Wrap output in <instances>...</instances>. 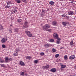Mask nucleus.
Masks as SVG:
<instances>
[{
  "label": "nucleus",
  "instance_id": "1",
  "mask_svg": "<svg viewBox=\"0 0 76 76\" xmlns=\"http://www.w3.org/2000/svg\"><path fill=\"white\" fill-rule=\"evenodd\" d=\"M49 28H50V26L48 24H46L45 26H43L42 28L44 31H45V30H47Z\"/></svg>",
  "mask_w": 76,
  "mask_h": 76
},
{
  "label": "nucleus",
  "instance_id": "2",
  "mask_svg": "<svg viewBox=\"0 0 76 76\" xmlns=\"http://www.w3.org/2000/svg\"><path fill=\"white\" fill-rule=\"evenodd\" d=\"M25 33L28 36V37H31L32 35V34L29 31H25Z\"/></svg>",
  "mask_w": 76,
  "mask_h": 76
},
{
  "label": "nucleus",
  "instance_id": "3",
  "mask_svg": "<svg viewBox=\"0 0 76 76\" xmlns=\"http://www.w3.org/2000/svg\"><path fill=\"white\" fill-rule=\"evenodd\" d=\"M7 37H6V38H3L1 40V42L3 44H4V43H5V42H6V41H7Z\"/></svg>",
  "mask_w": 76,
  "mask_h": 76
},
{
  "label": "nucleus",
  "instance_id": "4",
  "mask_svg": "<svg viewBox=\"0 0 76 76\" xmlns=\"http://www.w3.org/2000/svg\"><path fill=\"white\" fill-rule=\"evenodd\" d=\"M28 22L26 21L25 22L24 26L23 27V28H28Z\"/></svg>",
  "mask_w": 76,
  "mask_h": 76
},
{
  "label": "nucleus",
  "instance_id": "5",
  "mask_svg": "<svg viewBox=\"0 0 76 76\" xmlns=\"http://www.w3.org/2000/svg\"><path fill=\"white\" fill-rule=\"evenodd\" d=\"M52 24L53 26H56L57 25V21H54L52 22Z\"/></svg>",
  "mask_w": 76,
  "mask_h": 76
},
{
  "label": "nucleus",
  "instance_id": "6",
  "mask_svg": "<svg viewBox=\"0 0 76 76\" xmlns=\"http://www.w3.org/2000/svg\"><path fill=\"white\" fill-rule=\"evenodd\" d=\"M69 23L68 22H62V24L64 26H66V25H68Z\"/></svg>",
  "mask_w": 76,
  "mask_h": 76
},
{
  "label": "nucleus",
  "instance_id": "7",
  "mask_svg": "<svg viewBox=\"0 0 76 76\" xmlns=\"http://www.w3.org/2000/svg\"><path fill=\"white\" fill-rule=\"evenodd\" d=\"M60 64L62 69H64V68H65V67H66V66L65 65H64L61 64V63H60Z\"/></svg>",
  "mask_w": 76,
  "mask_h": 76
},
{
  "label": "nucleus",
  "instance_id": "8",
  "mask_svg": "<svg viewBox=\"0 0 76 76\" xmlns=\"http://www.w3.org/2000/svg\"><path fill=\"white\" fill-rule=\"evenodd\" d=\"M53 37L54 38H56V39L58 37V36L57 33H55L53 34Z\"/></svg>",
  "mask_w": 76,
  "mask_h": 76
},
{
  "label": "nucleus",
  "instance_id": "9",
  "mask_svg": "<svg viewBox=\"0 0 76 76\" xmlns=\"http://www.w3.org/2000/svg\"><path fill=\"white\" fill-rule=\"evenodd\" d=\"M69 58L70 60H73V59H75V56L72 55L69 57Z\"/></svg>",
  "mask_w": 76,
  "mask_h": 76
},
{
  "label": "nucleus",
  "instance_id": "10",
  "mask_svg": "<svg viewBox=\"0 0 76 76\" xmlns=\"http://www.w3.org/2000/svg\"><path fill=\"white\" fill-rule=\"evenodd\" d=\"M50 72H56V69L55 68H52L50 69Z\"/></svg>",
  "mask_w": 76,
  "mask_h": 76
},
{
  "label": "nucleus",
  "instance_id": "11",
  "mask_svg": "<svg viewBox=\"0 0 76 76\" xmlns=\"http://www.w3.org/2000/svg\"><path fill=\"white\" fill-rule=\"evenodd\" d=\"M73 14V12L72 11H70L68 12V15H72Z\"/></svg>",
  "mask_w": 76,
  "mask_h": 76
},
{
  "label": "nucleus",
  "instance_id": "12",
  "mask_svg": "<svg viewBox=\"0 0 76 76\" xmlns=\"http://www.w3.org/2000/svg\"><path fill=\"white\" fill-rule=\"evenodd\" d=\"M42 67L43 69H48L49 68V65H48L45 66H43Z\"/></svg>",
  "mask_w": 76,
  "mask_h": 76
},
{
  "label": "nucleus",
  "instance_id": "13",
  "mask_svg": "<svg viewBox=\"0 0 76 76\" xmlns=\"http://www.w3.org/2000/svg\"><path fill=\"white\" fill-rule=\"evenodd\" d=\"M13 3L12 1H9L7 2V4H12Z\"/></svg>",
  "mask_w": 76,
  "mask_h": 76
},
{
  "label": "nucleus",
  "instance_id": "14",
  "mask_svg": "<svg viewBox=\"0 0 76 76\" xmlns=\"http://www.w3.org/2000/svg\"><path fill=\"white\" fill-rule=\"evenodd\" d=\"M20 64L21 66H25V64L22 61H20Z\"/></svg>",
  "mask_w": 76,
  "mask_h": 76
},
{
  "label": "nucleus",
  "instance_id": "15",
  "mask_svg": "<svg viewBox=\"0 0 76 76\" xmlns=\"http://www.w3.org/2000/svg\"><path fill=\"white\" fill-rule=\"evenodd\" d=\"M49 3L51 5H53L54 4V2L53 1H50Z\"/></svg>",
  "mask_w": 76,
  "mask_h": 76
},
{
  "label": "nucleus",
  "instance_id": "16",
  "mask_svg": "<svg viewBox=\"0 0 76 76\" xmlns=\"http://www.w3.org/2000/svg\"><path fill=\"white\" fill-rule=\"evenodd\" d=\"M9 60V58L8 57L5 58V61L6 63H8L9 61L8 60Z\"/></svg>",
  "mask_w": 76,
  "mask_h": 76
},
{
  "label": "nucleus",
  "instance_id": "17",
  "mask_svg": "<svg viewBox=\"0 0 76 76\" xmlns=\"http://www.w3.org/2000/svg\"><path fill=\"white\" fill-rule=\"evenodd\" d=\"M45 11H44V10L42 11V16H44V14H45Z\"/></svg>",
  "mask_w": 76,
  "mask_h": 76
},
{
  "label": "nucleus",
  "instance_id": "18",
  "mask_svg": "<svg viewBox=\"0 0 76 76\" xmlns=\"http://www.w3.org/2000/svg\"><path fill=\"white\" fill-rule=\"evenodd\" d=\"M31 56H27L26 57V58L28 60H30L31 59Z\"/></svg>",
  "mask_w": 76,
  "mask_h": 76
},
{
  "label": "nucleus",
  "instance_id": "19",
  "mask_svg": "<svg viewBox=\"0 0 76 76\" xmlns=\"http://www.w3.org/2000/svg\"><path fill=\"white\" fill-rule=\"evenodd\" d=\"M5 7V8H9V7H11V6L6 5Z\"/></svg>",
  "mask_w": 76,
  "mask_h": 76
},
{
  "label": "nucleus",
  "instance_id": "20",
  "mask_svg": "<svg viewBox=\"0 0 76 76\" xmlns=\"http://www.w3.org/2000/svg\"><path fill=\"white\" fill-rule=\"evenodd\" d=\"M14 30L15 32H18L19 31V29H18V28H15Z\"/></svg>",
  "mask_w": 76,
  "mask_h": 76
},
{
  "label": "nucleus",
  "instance_id": "21",
  "mask_svg": "<svg viewBox=\"0 0 76 76\" xmlns=\"http://www.w3.org/2000/svg\"><path fill=\"white\" fill-rule=\"evenodd\" d=\"M3 26H2V25H0V30H3Z\"/></svg>",
  "mask_w": 76,
  "mask_h": 76
},
{
  "label": "nucleus",
  "instance_id": "22",
  "mask_svg": "<svg viewBox=\"0 0 76 76\" xmlns=\"http://www.w3.org/2000/svg\"><path fill=\"white\" fill-rule=\"evenodd\" d=\"M64 59L65 60H67V56L65 55L64 56Z\"/></svg>",
  "mask_w": 76,
  "mask_h": 76
},
{
  "label": "nucleus",
  "instance_id": "23",
  "mask_svg": "<svg viewBox=\"0 0 76 76\" xmlns=\"http://www.w3.org/2000/svg\"><path fill=\"white\" fill-rule=\"evenodd\" d=\"M21 21H22V20L20 19H19L17 20L18 22H19H19H20Z\"/></svg>",
  "mask_w": 76,
  "mask_h": 76
},
{
  "label": "nucleus",
  "instance_id": "24",
  "mask_svg": "<svg viewBox=\"0 0 76 76\" xmlns=\"http://www.w3.org/2000/svg\"><path fill=\"white\" fill-rule=\"evenodd\" d=\"M73 41H72L70 43V45H73Z\"/></svg>",
  "mask_w": 76,
  "mask_h": 76
},
{
  "label": "nucleus",
  "instance_id": "25",
  "mask_svg": "<svg viewBox=\"0 0 76 76\" xmlns=\"http://www.w3.org/2000/svg\"><path fill=\"white\" fill-rule=\"evenodd\" d=\"M45 46L46 47H49V46H50V44H47L45 45Z\"/></svg>",
  "mask_w": 76,
  "mask_h": 76
},
{
  "label": "nucleus",
  "instance_id": "26",
  "mask_svg": "<svg viewBox=\"0 0 76 76\" xmlns=\"http://www.w3.org/2000/svg\"><path fill=\"white\" fill-rule=\"evenodd\" d=\"M0 62L1 63H4V60L2 59H0Z\"/></svg>",
  "mask_w": 76,
  "mask_h": 76
},
{
  "label": "nucleus",
  "instance_id": "27",
  "mask_svg": "<svg viewBox=\"0 0 76 76\" xmlns=\"http://www.w3.org/2000/svg\"><path fill=\"white\" fill-rule=\"evenodd\" d=\"M59 56V54H56L55 56V57L56 58H57V57H58Z\"/></svg>",
  "mask_w": 76,
  "mask_h": 76
},
{
  "label": "nucleus",
  "instance_id": "28",
  "mask_svg": "<svg viewBox=\"0 0 76 76\" xmlns=\"http://www.w3.org/2000/svg\"><path fill=\"white\" fill-rule=\"evenodd\" d=\"M58 41H60L61 40V39H60L58 37L56 38Z\"/></svg>",
  "mask_w": 76,
  "mask_h": 76
},
{
  "label": "nucleus",
  "instance_id": "29",
  "mask_svg": "<svg viewBox=\"0 0 76 76\" xmlns=\"http://www.w3.org/2000/svg\"><path fill=\"white\" fill-rule=\"evenodd\" d=\"M16 1L18 3H20V0H16Z\"/></svg>",
  "mask_w": 76,
  "mask_h": 76
},
{
  "label": "nucleus",
  "instance_id": "30",
  "mask_svg": "<svg viewBox=\"0 0 76 76\" xmlns=\"http://www.w3.org/2000/svg\"><path fill=\"white\" fill-rule=\"evenodd\" d=\"M52 50L53 51V52H56V49L54 48H53L52 49Z\"/></svg>",
  "mask_w": 76,
  "mask_h": 76
},
{
  "label": "nucleus",
  "instance_id": "31",
  "mask_svg": "<svg viewBox=\"0 0 76 76\" xmlns=\"http://www.w3.org/2000/svg\"><path fill=\"white\" fill-rule=\"evenodd\" d=\"M2 48H6V45H2Z\"/></svg>",
  "mask_w": 76,
  "mask_h": 76
},
{
  "label": "nucleus",
  "instance_id": "32",
  "mask_svg": "<svg viewBox=\"0 0 76 76\" xmlns=\"http://www.w3.org/2000/svg\"><path fill=\"white\" fill-rule=\"evenodd\" d=\"M13 10L15 12H17V10H16L15 9H13Z\"/></svg>",
  "mask_w": 76,
  "mask_h": 76
},
{
  "label": "nucleus",
  "instance_id": "33",
  "mask_svg": "<svg viewBox=\"0 0 76 76\" xmlns=\"http://www.w3.org/2000/svg\"><path fill=\"white\" fill-rule=\"evenodd\" d=\"M1 66L3 67H5L4 64H1Z\"/></svg>",
  "mask_w": 76,
  "mask_h": 76
},
{
  "label": "nucleus",
  "instance_id": "34",
  "mask_svg": "<svg viewBox=\"0 0 76 76\" xmlns=\"http://www.w3.org/2000/svg\"><path fill=\"white\" fill-rule=\"evenodd\" d=\"M47 31H48V32H51V29H49L47 30Z\"/></svg>",
  "mask_w": 76,
  "mask_h": 76
},
{
  "label": "nucleus",
  "instance_id": "35",
  "mask_svg": "<svg viewBox=\"0 0 76 76\" xmlns=\"http://www.w3.org/2000/svg\"><path fill=\"white\" fill-rule=\"evenodd\" d=\"M20 75H24V72H21L20 73Z\"/></svg>",
  "mask_w": 76,
  "mask_h": 76
},
{
  "label": "nucleus",
  "instance_id": "36",
  "mask_svg": "<svg viewBox=\"0 0 76 76\" xmlns=\"http://www.w3.org/2000/svg\"><path fill=\"white\" fill-rule=\"evenodd\" d=\"M11 13L12 14H14V13H15V12L13 10H12L11 11Z\"/></svg>",
  "mask_w": 76,
  "mask_h": 76
},
{
  "label": "nucleus",
  "instance_id": "37",
  "mask_svg": "<svg viewBox=\"0 0 76 76\" xmlns=\"http://www.w3.org/2000/svg\"><path fill=\"white\" fill-rule=\"evenodd\" d=\"M34 62L35 63L37 64L38 63V60H35L34 61Z\"/></svg>",
  "mask_w": 76,
  "mask_h": 76
},
{
  "label": "nucleus",
  "instance_id": "38",
  "mask_svg": "<svg viewBox=\"0 0 76 76\" xmlns=\"http://www.w3.org/2000/svg\"><path fill=\"white\" fill-rule=\"evenodd\" d=\"M56 43L57 44H58L60 43V41H56Z\"/></svg>",
  "mask_w": 76,
  "mask_h": 76
},
{
  "label": "nucleus",
  "instance_id": "39",
  "mask_svg": "<svg viewBox=\"0 0 76 76\" xmlns=\"http://www.w3.org/2000/svg\"><path fill=\"white\" fill-rule=\"evenodd\" d=\"M40 55L42 56H44V53H40Z\"/></svg>",
  "mask_w": 76,
  "mask_h": 76
},
{
  "label": "nucleus",
  "instance_id": "40",
  "mask_svg": "<svg viewBox=\"0 0 76 76\" xmlns=\"http://www.w3.org/2000/svg\"><path fill=\"white\" fill-rule=\"evenodd\" d=\"M50 42H54V40L53 39H51L50 40Z\"/></svg>",
  "mask_w": 76,
  "mask_h": 76
},
{
  "label": "nucleus",
  "instance_id": "41",
  "mask_svg": "<svg viewBox=\"0 0 76 76\" xmlns=\"http://www.w3.org/2000/svg\"><path fill=\"white\" fill-rule=\"evenodd\" d=\"M66 15L64 14H63L62 15V17H65Z\"/></svg>",
  "mask_w": 76,
  "mask_h": 76
},
{
  "label": "nucleus",
  "instance_id": "42",
  "mask_svg": "<svg viewBox=\"0 0 76 76\" xmlns=\"http://www.w3.org/2000/svg\"><path fill=\"white\" fill-rule=\"evenodd\" d=\"M14 56H18V53H14Z\"/></svg>",
  "mask_w": 76,
  "mask_h": 76
},
{
  "label": "nucleus",
  "instance_id": "43",
  "mask_svg": "<svg viewBox=\"0 0 76 76\" xmlns=\"http://www.w3.org/2000/svg\"><path fill=\"white\" fill-rule=\"evenodd\" d=\"M26 0H21V1H23V2H26Z\"/></svg>",
  "mask_w": 76,
  "mask_h": 76
},
{
  "label": "nucleus",
  "instance_id": "44",
  "mask_svg": "<svg viewBox=\"0 0 76 76\" xmlns=\"http://www.w3.org/2000/svg\"><path fill=\"white\" fill-rule=\"evenodd\" d=\"M65 17H66V19H69V16H66L65 15Z\"/></svg>",
  "mask_w": 76,
  "mask_h": 76
},
{
  "label": "nucleus",
  "instance_id": "45",
  "mask_svg": "<svg viewBox=\"0 0 76 76\" xmlns=\"http://www.w3.org/2000/svg\"><path fill=\"white\" fill-rule=\"evenodd\" d=\"M9 60H10V61H12V58H9Z\"/></svg>",
  "mask_w": 76,
  "mask_h": 76
},
{
  "label": "nucleus",
  "instance_id": "46",
  "mask_svg": "<svg viewBox=\"0 0 76 76\" xmlns=\"http://www.w3.org/2000/svg\"><path fill=\"white\" fill-rule=\"evenodd\" d=\"M9 32H10V33H11V32H12V30H9Z\"/></svg>",
  "mask_w": 76,
  "mask_h": 76
},
{
  "label": "nucleus",
  "instance_id": "47",
  "mask_svg": "<svg viewBox=\"0 0 76 76\" xmlns=\"http://www.w3.org/2000/svg\"><path fill=\"white\" fill-rule=\"evenodd\" d=\"M14 9H15V10H16V9H18V8H15Z\"/></svg>",
  "mask_w": 76,
  "mask_h": 76
},
{
  "label": "nucleus",
  "instance_id": "48",
  "mask_svg": "<svg viewBox=\"0 0 76 76\" xmlns=\"http://www.w3.org/2000/svg\"><path fill=\"white\" fill-rule=\"evenodd\" d=\"M10 26H12V25H10Z\"/></svg>",
  "mask_w": 76,
  "mask_h": 76
},
{
  "label": "nucleus",
  "instance_id": "49",
  "mask_svg": "<svg viewBox=\"0 0 76 76\" xmlns=\"http://www.w3.org/2000/svg\"><path fill=\"white\" fill-rule=\"evenodd\" d=\"M70 76H75L74 75H70Z\"/></svg>",
  "mask_w": 76,
  "mask_h": 76
},
{
  "label": "nucleus",
  "instance_id": "50",
  "mask_svg": "<svg viewBox=\"0 0 76 76\" xmlns=\"http://www.w3.org/2000/svg\"><path fill=\"white\" fill-rule=\"evenodd\" d=\"M75 69H76V67L75 68V67H74Z\"/></svg>",
  "mask_w": 76,
  "mask_h": 76
},
{
  "label": "nucleus",
  "instance_id": "51",
  "mask_svg": "<svg viewBox=\"0 0 76 76\" xmlns=\"http://www.w3.org/2000/svg\"><path fill=\"white\" fill-rule=\"evenodd\" d=\"M15 53H18L17 52H15Z\"/></svg>",
  "mask_w": 76,
  "mask_h": 76
},
{
  "label": "nucleus",
  "instance_id": "52",
  "mask_svg": "<svg viewBox=\"0 0 76 76\" xmlns=\"http://www.w3.org/2000/svg\"><path fill=\"white\" fill-rule=\"evenodd\" d=\"M75 67H76V65L75 66Z\"/></svg>",
  "mask_w": 76,
  "mask_h": 76
}]
</instances>
